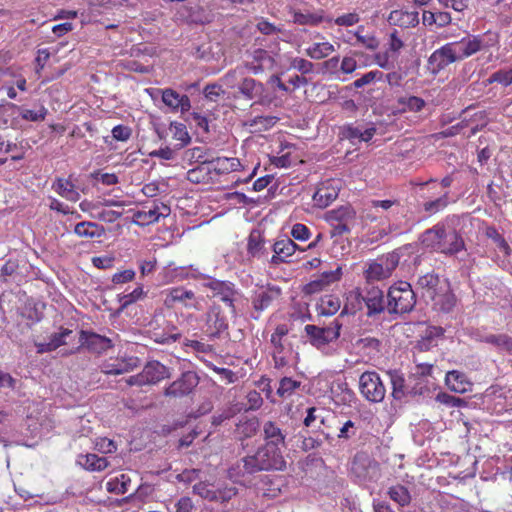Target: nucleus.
I'll return each instance as SVG.
<instances>
[{
    "instance_id": "48",
    "label": "nucleus",
    "mask_w": 512,
    "mask_h": 512,
    "mask_svg": "<svg viewBox=\"0 0 512 512\" xmlns=\"http://www.w3.org/2000/svg\"><path fill=\"white\" fill-rule=\"evenodd\" d=\"M425 105L424 99L418 96H405L398 99L400 112H419Z\"/></svg>"
},
{
    "instance_id": "53",
    "label": "nucleus",
    "mask_w": 512,
    "mask_h": 512,
    "mask_svg": "<svg viewBox=\"0 0 512 512\" xmlns=\"http://www.w3.org/2000/svg\"><path fill=\"white\" fill-rule=\"evenodd\" d=\"M244 77V70L242 67H236L229 70L222 78L223 85L227 88L235 89L239 87V84Z\"/></svg>"
},
{
    "instance_id": "64",
    "label": "nucleus",
    "mask_w": 512,
    "mask_h": 512,
    "mask_svg": "<svg viewBox=\"0 0 512 512\" xmlns=\"http://www.w3.org/2000/svg\"><path fill=\"white\" fill-rule=\"evenodd\" d=\"M360 21V16L357 12H351L347 14L340 15L335 19L332 18L331 22H334L335 25L338 26H353Z\"/></svg>"
},
{
    "instance_id": "47",
    "label": "nucleus",
    "mask_w": 512,
    "mask_h": 512,
    "mask_svg": "<svg viewBox=\"0 0 512 512\" xmlns=\"http://www.w3.org/2000/svg\"><path fill=\"white\" fill-rule=\"evenodd\" d=\"M131 484V479L126 474H120L106 482V490L110 493L125 494L128 492Z\"/></svg>"
},
{
    "instance_id": "41",
    "label": "nucleus",
    "mask_w": 512,
    "mask_h": 512,
    "mask_svg": "<svg viewBox=\"0 0 512 512\" xmlns=\"http://www.w3.org/2000/svg\"><path fill=\"white\" fill-rule=\"evenodd\" d=\"M292 19L295 24L310 26H317L323 21H326L328 23H331L332 21V18H325L322 15V11L316 13L294 11L292 14Z\"/></svg>"
},
{
    "instance_id": "51",
    "label": "nucleus",
    "mask_w": 512,
    "mask_h": 512,
    "mask_svg": "<svg viewBox=\"0 0 512 512\" xmlns=\"http://www.w3.org/2000/svg\"><path fill=\"white\" fill-rule=\"evenodd\" d=\"M484 234L487 238L491 239L498 249L503 252L505 256L511 254V248L505 238L498 232L494 226H487Z\"/></svg>"
},
{
    "instance_id": "61",
    "label": "nucleus",
    "mask_w": 512,
    "mask_h": 512,
    "mask_svg": "<svg viewBox=\"0 0 512 512\" xmlns=\"http://www.w3.org/2000/svg\"><path fill=\"white\" fill-rule=\"evenodd\" d=\"M144 296V291L141 286L136 287L132 292L119 295V302L122 308L135 303Z\"/></svg>"
},
{
    "instance_id": "13",
    "label": "nucleus",
    "mask_w": 512,
    "mask_h": 512,
    "mask_svg": "<svg viewBox=\"0 0 512 512\" xmlns=\"http://www.w3.org/2000/svg\"><path fill=\"white\" fill-rule=\"evenodd\" d=\"M457 61L459 60L451 42L436 49L428 59L429 66L434 73H438Z\"/></svg>"
},
{
    "instance_id": "40",
    "label": "nucleus",
    "mask_w": 512,
    "mask_h": 512,
    "mask_svg": "<svg viewBox=\"0 0 512 512\" xmlns=\"http://www.w3.org/2000/svg\"><path fill=\"white\" fill-rule=\"evenodd\" d=\"M335 47L329 41L313 42L305 49V54L313 60H321L330 56Z\"/></svg>"
},
{
    "instance_id": "42",
    "label": "nucleus",
    "mask_w": 512,
    "mask_h": 512,
    "mask_svg": "<svg viewBox=\"0 0 512 512\" xmlns=\"http://www.w3.org/2000/svg\"><path fill=\"white\" fill-rule=\"evenodd\" d=\"M104 232L103 226L90 221L79 222L74 227V233L81 238H99Z\"/></svg>"
},
{
    "instance_id": "20",
    "label": "nucleus",
    "mask_w": 512,
    "mask_h": 512,
    "mask_svg": "<svg viewBox=\"0 0 512 512\" xmlns=\"http://www.w3.org/2000/svg\"><path fill=\"white\" fill-rule=\"evenodd\" d=\"M395 267L396 263L389 266L388 264H384L382 260H374L367 264V267L363 271V276L367 283L383 281L392 275Z\"/></svg>"
},
{
    "instance_id": "33",
    "label": "nucleus",
    "mask_w": 512,
    "mask_h": 512,
    "mask_svg": "<svg viewBox=\"0 0 512 512\" xmlns=\"http://www.w3.org/2000/svg\"><path fill=\"white\" fill-rule=\"evenodd\" d=\"M52 189L62 198L71 202H77L80 199V193L75 184L70 179L58 177L52 183Z\"/></svg>"
},
{
    "instance_id": "27",
    "label": "nucleus",
    "mask_w": 512,
    "mask_h": 512,
    "mask_svg": "<svg viewBox=\"0 0 512 512\" xmlns=\"http://www.w3.org/2000/svg\"><path fill=\"white\" fill-rule=\"evenodd\" d=\"M213 173L210 161H204L201 165L189 169L186 178L195 184H214L216 180Z\"/></svg>"
},
{
    "instance_id": "21",
    "label": "nucleus",
    "mask_w": 512,
    "mask_h": 512,
    "mask_svg": "<svg viewBox=\"0 0 512 512\" xmlns=\"http://www.w3.org/2000/svg\"><path fill=\"white\" fill-rule=\"evenodd\" d=\"M297 249L299 246L289 238L278 240L272 246L273 255L270 262L274 265L288 263Z\"/></svg>"
},
{
    "instance_id": "58",
    "label": "nucleus",
    "mask_w": 512,
    "mask_h": 512,
    "mask_svg": "<svg viewBox=\"0 0 512 512\" xmlns=\"http://www.w3.org/2000/svg\"><path fill=\"white\" fill-rule=\"evenodd\" d=\"M289 68L297 70L302 75H306L314 71V64L305 58L293 57L289 61Z\"/></svg>"
},
{
    "instance_id": "2",
    "label": "nucleus",
    "mask_w": 512,
    "mask_h": 512,
    "mask_svg": "<svg viewBox=\"0 0 512 512\" xmlns=\"http://www.w3.org/2000/svg\"><path fill=\"white\" fill-rule=\"evenodd\" d=\"M421 244L446 256H454L466 249L465 241L455 229H448L444 222H438L420 236Z\"/></svg>"
},
{
    "instance_id": "12",
    "label": "nucleus",
    "mask_w": 512,
    "mask_h": 512,
    "mask_svg": "<svg viewBox=\"0 0 512 512\" xmlns=\"http://www.w3.org/2000/svg\"><path fill=\"white\" fill-rule=\"evenodd\" d=\"M340 186L339 181L335 179H327L320 183L313 194V202L319 208H326L339 195Z\"/></svg>"
},
{
    "instance_id": "1",
    "label": "nucleus",
    "mask_w": 512,
    "mask_h": 512,
    "mask_svg": "<svg viewBox=\"0 0 512 512\" xmlns=\"http://www.w3.org/2000/svg\"><path fill=\"white\" fill-rule=\"evenodd\" d=\"M286 460L281 449L261 445L253 454L246 455L231 465L227 471L228 477L239 482L246 475L266 471H284Z\"/></svg>"
},
{
    "instance_id": "52",
    "label": "nucleus",
    "mask_w": 512,
    "mask_h": 512,
    "mask_svg": "<svg viewBox=\"0 0 512 512\" xmlns=\"http://www.w3.org/2000/svg\"><path fill=\"white\" fill-rule=\"evenodd\" d=\"M265 240L260 235L251 234L247 243L248 254L252 257H263L267 256V252L264 250Z\"/></svg>"
},
{
    "instance_id": "43",
    "label": "nucleus",
    "mask_w": 512,
    "mask_h": 512,
    "mask_svg": "<svg viewBox=\"0 0 512 512\" xmlns=\"http://www.w3.org/2000/svg\"><path fill=\"white\" fill-rule=\"evenodd\" d=\"M259 429V420L256 417L243 418L236 424L235 433L241 439H248L256 435Z\"/></svg>"
},
{
    "instance_id": "30",
    "label": "nucleus",
    "mask_w": 512,
    "mask_h": 512,
    "mask_svg": "<svg viewBox=\"0 0 512 512\" xmlns=\"http://www.w3.org/2000/svg\"><path fill=\"white\" fill-rule=\"evenodd\" d=\"M445 382L448 388L456 393L463 394L472 390V382L465 373L458 370L447 372Z\"/></svg>"
},
{
    "instance_id": "22",
    "label": "nucleus",
    "mask_w": 512,
    "mask_h": 512,
    "mask_svg": "<svg viewBox=\"0 0 512 512\" xmlns=\"http://www.w3.org/2000/svg\"><path fill=\"white\" fill-rule=\"evenodd\" d=\"M263 439L265 446H272L275 449H283L286 447V435L281 427L273 421H267L263 425Z\"/></svg>"
},
{
    "instance_id": "14",
    "label": "nucleus",
    "mask_w": 512,
    "mask_h": 512,
    "mask_svg": "<svg viewBox=\"0 0 512 512\" xmlns=\"http://www.w3.org/2000/svg\"><path fill=\"white\" fill-rule=\"evenodd\" d=\"M343 277L342 267L335 270L324 271L316 279L305 285L304 291L307 294H314L328 289L332 284L339 282Z\"/></svg>"
},
{
    "instance_id": "63",
    "label": "nucleus",
    "mask_w": 512,
    "mask_h": 512,
    "mask_svg": "<svg viewBox=\"0 0 512 512\" xmlns=\"http://www.w3.org/2000/svg\"><path fill=\"white\" fill-rule=\"evenodd\" d=\"M383 78V73L379 70H373L365 73L360 78L356 79L353 83L355 88L364 87L374 81H379Z\"/></svg>"
},
{
    "instance_id": "46",
    "label": "nucleus",
    "mask_w": 512,
    "mask_h": 512,
    "mask_svg": "<svg viewBox=\"0 0 512 512\" xmlns=\"http://www.w3.org/2000/svg\"><path fill=\"white\" fill-rule=\"evenodd\" d=\"M387 494L392 501L401 507L408 506L412 500L408 488L401 484H396L389 487Z\"/></svg>"
},
{
    "instance_id": "10",
    "label": "nucleus",
    "mask_w": 512,
    "mask_h": 512,
    "mask_svg": "<svg viewBox=\"0 0 512 512\" xmlns=\"http://www.w3.org/2000/svg\"><path fill=\"white\" fill-rule=\"evenodd\" d=\"M170 207L162 202L153 201L152 205H144L142 210L133 214L132 223L137 226H148L157 223L160 218L170 214Z\"/></svg>"
},
{
    "instance_id": "54",
    "label": "nucleus",
    "mask_w": 512,
    "mask_h": 512,
    "mask_svg": "<svg viewBox=\"0 0 512 512\" xmlns=\"http://www.w3.org/2000/svg\"><path fill=\"white\" fill-rule=\"evenodd\" d=\"M486 83H498L503 87L510 86L512 84V67L509 69H499L493 72L486 80Z\"/></svg>"
},
{
    "instance_id": "3",
    "label": "nucleus",
    "mask_w": 512,
    "mask_h": 512,
    "mask_svg": "<svg viewBox=\"0 0 512 512\" xmlns=\"http://www.w3.org/2000/svg\"><path fill=\"white\" fill-rule=\"evenodd\" d=\"M416 304V296L410 283L398 281L390 286L387 293V310L390 314L410 312Z\"/></svg>"
},
{
    "instance_id": "39",
    "label": "nucleus",
    "mask_w": 512,
    "mask_h": 512,
    "mask_svg": "<svg viewBox=\"0 0 512 512\" xmlns=\"http://www.w3.org/2000/svg\"><path fill=\"white\" fill-rule=\"evenodd\" d=\"M132 359L126 360V359H110L108 361H105L100 369L101 372L107 375H120L124 374L126 372H129L133 369L135 364H131L130 361Z\"/></svg>"
},
{
    "instance_id": "36",
    "label": "nucleus",
    "mask_w": 512,
    "mask_h": 512,
    "mask_svg": "<svg viewBox=\"0 0 512 512\" xmlns=\"http://www.w3.org/2000/svg\"><path fill=\"white\" fill-rule=\"evenodd\" d=\"M388 20L391 24L400 27H415L419 23V14L417 11L393 10Z\"/></svg>"
},
{
    "instance_id": "60",
    "label": "nucleus",
    "mask_w": 512,
    "mask_h": 512,
    "mask_svg": "<svg viewBox=\"0 0 512 512\" xmlns=\"http://www.w3.org/2000/svg\"><path fill=\"white\" fill-rule=\"evenodd\" d=\"M47 113V109L44 106H41L38 110L22 109L20 116L26 121L39 122L45 119Z\"/></svg>"
},
{
    "instance_id": "5",
    "label": "nucleus",
    "mask_w": 512,
    "mask_h": 512,
    "mask_svg": "<svg viewBox=\"0 0 512 512\" xmlns=\"http://www.w3.org/2000/svg\"><path fill=\"white\" fill-rule=\"evenodd\" d=\"M170 377V368L157 360H152L144 365L140 373L130 376L126 383L129 386L155 385Z\"/></svg>"
},
{
    "instance_id": "34",
    "label": "nucleus",
    "mask_w": 512,
    "mask_h": 512,
    "mask_svg": "<svg viewBox=\"0 0 512 512\" xmlns=\"http://www.w3.org/2000/svg\"><path fill=\"white\" fill-rule=\"evenodd\" d=\"M341 308V300L333 294H326L320 297L316 305V311L319 316H333Z\"/></svg>"
},
{
    "instance_id": "7",
    "label": "nucleus",
    "mask_w": 512,
    "mask_h": 512,
    "mask_svg": "<svg viewBox=\"0 0 512 512\" xmlns=\"http://www.w3.org/2000/svg\"><path fill=\"white\" fill-rule=\"evenodd\" d=\"M163 305L173 309L180 305L186 309L199 310L200 302L195 293L184 286L170 287L161 292Z\"/></svg>"
},
{
    "instance_id": "62",
    "label": "nucleus",
    "mask_w": 512,
    "mask_h": 512,
    "mask_svg": "<svg viewBox=\"0 0 512 512\" xmlns=\"http://www.w3.org/2000/svg\"><path fill=\"white\" fill-rule=\"evenodd\" d=\"M468 125H469V121L464 118L459 123L447 128L441 132H438V133L434 134L433 136L436 139L453 137V136L458 135L460 133V131L463 130L464 128L468 127Z\"/></svg>"
},
{
    "instance_id": "57",
    "label": "nucleus",
    "mask_w": 512,
    "mask_h": 512,
    "mask_svg": "<svg viewBox=\"0 0 512 512\" xmlns=\"http://www.w3.org/2000/svg\"><path fill=\"white\" fill-rule=\"evenodd\" d=\"M184 160H187L190 164L198 163V165H201L204 161H210V158L202 147H193L184 152Z\"/></svg>"
},
{
    "instance_id": "59",
    "label": "nucleus",
    "mask_w": 512,
    "mask_h": 512,
    "mask_svg": "<svg viewBox=\"0 0 512 512\" xmlns=\"http://www.w3.org/2000/svg\"><path fill=\"white\" fill-rule=\"evenodd\" d=\"M193 492L201 498L209 501H215L216 499L215 489H213V486L203 481L198 482L193 486Z\"/></svg>"
},
{
    "instance_id": "16",
    "label": "nucleus",
    "mask_w": 512,
    "mask_h": 512,
    "mask_svg": "<svg viewBox=\"0 0 512 512\" xmlns=\"http://www.w3.org/2000/svg\"><path fill=\"white\" fill-rule=\"evenodd\" d=\"M451 43L459 61L474 55L485 47L482 35L464 37Z\"/></svg>"
},
{
    "instance_id": "38",
    "label": "nucleus",
    "mask_w": 512,
    "mask_h": 512,
    "mask_svg": "<svg viewBox=\"0 0 512 512\" xmlns=\"http://www.w3.org/2000/svg\"><path fill=\"white\" fill-rule=\"evenodd\" d=\"M430 301L436 309L443 312H450L456 304V297L453 292L445 286L442 287L441 290L436 293V297L431 298Z\"/></svg>"
},
{
    "instance_id": "37",
    "label": "nucleus",
    "mask_w": 512,
    "mask_h": 512,
    "mask_svg": "<svg viewBox=\"0 0 512 512\" xmlns=\"http://www.w3.org/2000/svg\"><path fill=\"white\" fill-rule=\"evenodd\" d=\"M238 91L246 100H253L262 95L264 86L261 82L244 75L239 84Z\"/></svg>"
},
{
    "instance_id": "11",
    "label": "nucleus",
    "mask_w": 512,
    "mask_h": 512,
    "mask_svg": "<svg viewBox=\"0 0 512 512\" xmlns=\"http://www.w3.org/2000/svg\"><path fill=\"white\" fill-rule=\"evenodd\" d=\"M378 463L365 452H358L353 457L350 471L359 480H371L378 471Z\"/></svg>"
},
{
    "instance_id": "24",
    "label": "nucleus",
    "mask_w": 512,
    "mask_h": 512,
    "mask_svg": "<svg viewBox=\"0 0 512 512\" xmlns=\"http://www.w3.org/2000/svg\"><path fill=\"white\" fill-rule=\"evenodd\" d=\"M364 295V306L367 308V315L373 316L382 313L385 310L384 293L377 286H371L366 289Z\"/></svg>"
},
{
    "instance_id": "25",
    "label": "nucleus",
    "mask_w": 512,
    "mask_h": 512,
    "mask_svg": "<svg viewBox=\"0 0 512 512\" xmlns=\"http://www.w3.org/2000/svg\"><path fill=\"white\" fill-rule=\"evenodd\" d=\"M210 166L212 167L213 175L216 182L222 175L231 172L239 171L243 168L240 160L236 157H217L210 159Z\"/></svg>"
},
{
    "instance_id": "32",
    "label": "nucleus",
    "mask_w": 512,
    "mask_h": 512,
    "mask_svg": "<svg viewBox=\"0 0 512 512\" xmlns=\"http://www.w3.org/2000/svg\"><path fill=\"white\" fill-rule=\"evenodd\" d=\"M364 295L360 288H354L346 293L345 303L338 318L348 314H355L364 307Z\"/></svg>"
},
{
    "instance_id": "9",
    "label": "nucleus",
    "mask_w": 512,
    "mask_h": 512,
    "mask_svg": "<svg viewBox=\"0 0 512 512\" xmlns=\"http://www.w3.org/2000/svg\"><path fill=\"white\" fill-rule=\"evenodd\" d=\"M200 378L195 371H185L165 387L163 394L168 398H183L190 395L198 386Z\"/></svg>"
},
{
    "instance_id": "49",
    "label": "nucleus",
    "mask_w": 512,
    "mask_h": 512,
    "mask_svg": "<svg viewBox=\"0 0 512 512\" xmlns=\"http://www.w3.org/2000/svg\"><path fill=\"white\" fill-rule=\"evenodd\" d=\"M392 385V396L394 399L400 400L405 395V379L403 374L398 370L387 372Z\"/></svg>"
},
{
    "instance_id": "44",
    "label": "nucleus",
    "mask_w": 512,
    "mask_h": 512,
    "mask_svg": "<svg viewBox=\"0 0 512 512\" xmlns=\"http://www.w3.org/2000/svg\"><path fill=\"white\" fill-rule=\"evenodd\" d=\"M480 341L490 344L500 350L512 353V337L507 334H487L483 336Z\"/></svg>"
},
{
    "instance_id": "17",
    "label": "nucleus",
    "mask_w": 512,
    "mask_h": 512,
    "mask_svg": "<svg viewBox=\"0 0 512 512\" xmlns=\"http://www.w3.org/2000/svg\"><path fill=\"white\" fill-rule=\"evenodd\" d=\"M250 57L251 60L246 61L244 67L255 75L271 70L275 65L272 55L264 49L253 50Z\"/></svg>"
},
{
    "instance_id": "19",
    "label": "nucleus",
    "mask_w": 512,
    "mask_h": 512,
    "mask_svg": "<svg viewBox=\"0 0 512 512\" xmlns=\"http://www.w3.org/2000/svg\"><path fill=\"white\" fill-rule=\"evenodd\" d=\"M282 295L281 288L276 286H267L255 292L252 298L253 308L262 312L269 308L275 301L279 300Z\"/></svg>"
},
{
    "instance_id": "8",
    "label": "nucleus",
    "mask_w": 512,
    "mask_h": 512,
    "mask_svg": "<svg viewBox=\"0 0 512 512\" xmlns=\"http://www.w3.org/2000/svg\"><path fill=\"white\" fill-rule=\"evenodd\" d=\"M361 395L369 402L379 403L385 398L386 388L379 374L375 371H365L359 378Z\"/></svg>"
},
{
    "instance_id": "55",
    "label": "nucleus",
    "mask_w": 512,
    "mask_h": 512,
    "mask_svg": "<svg viewBox=\"0 0 512 512\" xmlns=\"http://www.w3.org/2000/svg\"><path fill=\"white\" fill-rule=\"evenodd\" d=\"M301 383L290 377H283L279 382L277 394L282 398L290 397L299 387Z\"/></svg>"
},
{
    "instance_id": "45",
    "label": "nucleus",
    "mask_w": 512,
    "mask_h": 512,
    "mask_svg": "<svg viewBox=\"0 0 512 512\" xmlns=\"http://www.w3.org/2000/svg\"><path fill=\"white\" fill-rule=\"evenodd\" d=\"M278 121L275 116H256L245 122L251 132H262L272 128Z\"/></svg>"
},
{
    "instance_id": "26",
    "label": "nucleus",
    "mask_w": 512,
    "mask_h": 512,
    "mask_svg": "<svg viewBox=\"0 0 512 512\" xmlns=\"http://www.w3.org/2000/svg\"><path fill=\"white\" fill-rule=\"evenodd\" d=\"M204 286L212 291L213 297H217L229 306H233L235 291L231 282L212 279L206 282Z\"/></svg>"
},
{
    "instance_id": "23",
    "label": "nucleus",
    "mask_w": 512,
    "mask_h": 512,
    "mask_svg": "<svg viewBox=\"0 0 512 512\" xmlns=\"http://www.w3.org/2000/svg\"><path fill=\"white\" fill-rule=\"evenodd\" d=\"M162 101L172 112H188L191 108L190 98L179 94L171 88L162 90Z\"/></svg>"
},
{
    "instance_id": "50",
    "label": "nucleus",
    "mask_w": 512,
    "mask_h": 512,
    "mask_svg": "<svg viewBox=\"0 0 512 512\" xmlns=\"http://www.w3.org/2000/svg\"><path fill=\"white\" fill-rule=\"evenodd\" d=\"M449 205V192L443 193L441 196L434 200H429L423 203V210L428 215H434L443 211Z\"/></svg>"
},
{
    "instance_id": "29",
    "label": "nucleus",
    "mask_w": 512,
    "mask_h": 512,
    "mask_svg": "<svg viewBox=\"0 0 512 512\" xmlns=\"http://www.w3.org/2000/svg\"><path fill=\"white\" fill-rule=\"evenodd\" d=\"M376 133V128L371 126L362 129L352 124L346 125L342 128V138L349 140L352 144L356 142H369Z\"/></svg>"
},
{
    "instance_id": "6",
    "label": "nucleus",
    "mask_w": 512,
    "mask_h": 512,
    "mask_svg": "<svg viewBox=\"0 0 512 512\" xmlns=\"http://www.w3.org/2000/svg\"><path fill=\"white\" fill-rule=\"evenodd\" d=\"M341 328L342 322L339 318H335L327 327L308 324L304 327V330L310 344L317 349H322L340 337Z\"/></svg>"
},
{
    "instance_id": "18",
    "label": "nucleus",
    "mask_w": 512,
    "mask_h": 512,
    "mask_svg": "<svg viewBox=\"0 0 512 512\" xmlns=\"http://www.w3.org/2000/svg\"><path fill=\"white\" fill-rule=\"evenodd\" d=\"M79 340L83 347L87 348L90 352L97 354L106 352L113 347V343L110 338L91 331L82 330L80 332Z\"/></svg>"
},
{
    "instance_id": "4",
    "label": "nucleus",
    "mask_w": 512,
    "mask_h": 512,
    "mask_svg": "<svg viewBox=\"0 0 512 512\" xmlns=\"http://www.w3.org/2000/svg\"><path fill=\"white\" fill-rule=\"evenodd\" d=\"M288 333L289 329L286 324H278L270 336L271 357L276 369H282L289 365L293 346L287 341Z\"/></svg>"
},
{
    "instance_id": "28",
    "label": "nucleus",
    "mask_w": 512,
    "mask_h": 512,
    "mask_svg": "<svg viewBox=\"0 0 512 512\" xmlns=\"http://www.w3.org/2000/svg\"><path fill=\"white\" fill-rule=\"evenodd\" d=\"M443 286L440 285L438 275L434 273H427L419 277L417 281V288L420 290L421 295L427 301L436 297V293L441 290Z\"/></svg>"
},
{
    "instance_id": "31",
    "label": "nucleus",
    "mask_w": 512,
    "mask_h": 512,
    "mask_svg": "<svg viewBox=\"0 0 512 512\" xmlns=\"http://www.w3.org/2000/svg\"><path fill=\"white\" fill-rule=\"evenodd\" d=\"M355 219H356V211L349 204L342 205L338 208L332 209L325 214V220L329 224L338 222V223H343V224H346L349 226L350 223L355 221Z\"/></svg>"
},
{
    "instance_id": "35",
    "label": "nucleus",
    "mask_w": 512,
    "mask_h": 512,
    "mask_svg": "<svg viewBox=\"0 0 512 512\" xmlns=\"http://www.w3.org/2000/svg\"><path fill=\"white\" fill-rule=\"evenodd\" d=\"M77 463L87 471L100 472L109 466L107 458L97 454L87 453L78 456Z\"/></svg>"
},
{
    "instance_id": "15",
    "label": "nucleus",
    "mask_w": 512,
    "mask_h": 512,
    "mask_svg": "<svg viewBox=\"0 0 512 512\" xmlns=\"http://www.w3.org/2000/svg\"><path fill=\"white\" fill-rule=\"evenodd\" d=\"M205 326V333L211 339L219 337L228 328L226 317L219 306L209 308L206 314Z\"/></svg>"
},
{
    "instance_id": "56",
    "label": "nucleus",
    "mask_w": 512,
    "mask_h": 512,
    "mask_svg": "<svg viewBox=\"0 0 512 512\" xmlns=\"http://www.w3.org/2000/svg\"><path fill=\"white\" fill-rule=\"evenodd\" d=\"M364 26H359L357 31L353 33V37L356 39V44H361L367 49L375 50L379 46L378 39L373 35H362Z\"/></svg>"
}]
</instances>
